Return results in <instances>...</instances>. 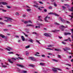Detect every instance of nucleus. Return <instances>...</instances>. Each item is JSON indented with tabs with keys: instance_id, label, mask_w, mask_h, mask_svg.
Returning <instances> with one entry per match:
<instances>
[{
	"instance_id": "obj_1",
	"label": "nucleus",
	"mask_w": 73,
	"mask_h": 73,
	"mask_svg": "<svg viewBox=\"0 0 73 73\" xmlns=\"http://www.w3.org/2000/svg\"><path fill=\"white\" fill-rule=\"evenodd\" d=\"M3 18L7 19V20H4V21H5L6 22H7V21H10V22H12V21L13 20V19L11 18H7V17H3Z\"/></svg>"
},
{
	"instance_id": "obj_2",
	"label": "nucleus",
	"mask_w": 73,
	"mask_h": 73,
	"mask_svg": "<svg viewBox=\"0 0 73 73\" xmlns=\"http://www.w3.org/2000/svg\"><path fill=\"white\" fill-rule=\"evenodd\" d=\"M50 19V17H48V16L44 18V21L46 22H48V20Z\"/></svg>"
},
{
	"instance_id": "obj_3",
	"label": "nucleus",
	"mask_w": 73,
	"mask_h": 73,
	"mask_svg": "<svg viewBox=\"0 0 73 73\" xmlns=\"http://www.w3.org/2000/svg\"><path fill=\"white\" fill-rule=\"evenodd\" d=\"M70 11H72V13L71 14L72 16L69 15L70 17H71L72 19L73 17V7H72L70 9Z\"/></svg>"
},
{
	"instance_id": "obj_4",
	"label": "nucleus",
	"mask_w": 73,
	"mask_h": 73,
	"mask_svg": "<svg viewBox=\"0 0 73 73\" xmlns=\"http://www.w3.org/2000/svg\"><path fill=\"white\" fill-rule=\"evenodd\" d=\"M0 4H3V5H7V4H8V3L5 2H0Z\"/></svg>"
},
{
	"instance_id": "obj_5",
	"label": "nucleus",
	"mask_w": 73,
	"mask_h": 73,
	"mask_svg": "<svg viewBox=\"0 0 73 73\" xmlns=\"http://www.w3.org/2000/svg\"><path fill=\"white\" fill-rule=\"evenodd\" d=\"M38 26H36L35 27V28H38L40 29V26H42V24H38Z\"/></svg>"
},
{
	"instance_id": "obj_6",
	"label": "nucleus",
	"mask_w": 73,
	"mask_h": 73,
	"mask_svg": "<svg viewBox=\"0 0 73 73\" xmlns=\"http://www.w3.org/2000/svg\"><path fill=\"white\" fill-rule=\"evenodd\" d=\"M54 69H52V70H53V71H54V72H57V70H56V69H57V70H60V69L59 68H54Z\"/></svg>"
},
{
	"instance_id": "obj_7",
	"label": "nucleus",
	"mask_w": 73,
	"mask_h": 73,
	"mask_svg": "<svg viewBox=\"0 0 73 73\" xmlns=\"http://www.w3.org/2000/svg\"><path fill=\"white\" fill-rule=\"evenodd\" d=\"M59 19L60 20H61V21H62V23H64V22H65V21L62 18H61V17H59Z\"/></svg>"
},
{
	"instance_id": "obj_8",
	"label": "nucleus",
	"mask_w": 73,
	"mask_h": 73,
	"mask_svg": "<svg viewBox=\"0 0 73 73\" xmlns=\"http://www.w3.org/2000/svg\"><path fill=\"white\" fill-rule=\"evenodd\" d=\"M11 59L13 60L14 61H16V60H19V58H11Z\"/></svg>"
},
{
	"instance_id": "obj_9",
	"label": "nucleus",
	"mask_w": 73,
	"mask_h": 73,
	"mask_svg": "<svg viewBox=\"0 0 73 73\" xmlns=\"http://www.w3.org/2000/svg\"><path fill=\"white\" fill-rule=\"evenodd\" d=\"M63 49L64 50V51H67V50H70V48L67 47L66 48V49L63 48Z\"/></svg>"
},
{
	"instance_id": "obj_10",
	"label": "nucleus",
	"mask_w": 73,
	"mask_h": 73,
	"mask_svg": "<svg viewBox=\"0 0 73 73\" xmlns=\"http://www.w3.org/2000/svg\"><path fill=\"white\" fill-rule=\"evenodd\" d=\"M44 36H46V37H48L49 36V34H47L46 33L44 34Z\"/></svg>"
},
{
	"instance_id": "obj_11",
	"label": "nucleus",
	"mask_w": 73,
	"mask_h": 73,
	"mask_svg": "<svg viewBox=\"0 0 73 73\" xmlns=\"http://www.w3.org/2000/svg\"><path fill=\"white\" fill-rule=\"evenodd\" d=\"M8 48H6V49L8 50V51H10L11 50H12V48L11 47H8Z\"/></svg>"
},
{
	"instance_id": "obj_12",
	"label": "nucleus",
	"mask_w": 73,
	"mask_h": 73,
	"mask_svg": "<svg viewBox=\"0 0 73 73\" xmlns=\"http://www.w3.org/2000/svg\"><path fill=\"white\" fill-rule=\"evenodd\" d=\"M17 66H19V67H21V68H23L24 66L23 65H20V64H17Z\"/></svg>"
},
{
	"instance_id": "obj_13",
	"label": "nucleus",
	"mask_w": 73,
	"mask_h": 73,
	"mask_svg": "<svg viewBox=\"0 0 73 73\" xmlns=\"http://www.w3.org/2000/svg\"><path fill=\"white\" fill-rule=\"evenodd\" d=\"M29 41H30L31 42H33V40L31 38H30L28 40Z\"/></svg>"
},
{
	"instance_id": "obj_14",
	"label": "nucleus",
	"mask_w": 73,
	"mask_h": 73,
	"mask_svg": "<svg viewBox=\"0 0 73 73\" xmlns=\"http://www.w3.org/2000/svg\"><path fill=\"white\" fill-rule=\"evenodd\" d=\"M52 49H54L55 50H56V51H60V50L58 49L54 48H53Z\"/></svg>"
},
{
	"instance_id": "obj_15",
	"label": "nucleus",
	"mask_w": 73,
	"mask_h": 73,
	"mask_svg": "<svg viewBox=\"0 0 73 73\" xmlns=\"http://www.w3.org/2000/svg\"><path fill=\"white\" fill-rule=\"evenodd\" d=\"M8 61L11 64H13V62L11 61V59H9Z\"/></svg>"
},
{
	"instance_id": "obj_16",
	"label": "nucleus",
	"mask_w": 73,
	"mask_h": 73,
	"mask_svg": "<svg viewBox=\"0 0 73 73\" xmlns=\"http://www.w3.org/2000/svg\"><path fill=\"white\" fill-rule=\"evenodd\" d=\"M30 59H31V60H33V61H35V58L33 57H30Z\"/></svg>"
},
{
	"instance_id": "obj_17",
	"label": "nucleus",
	"mask_w": 73,
	"mask_h": 73,
	"mask_svg": "<svg viewBox=\"0 0 73 73\" xmlns=\"http://www.w3.org/2000/svg\"><path fill=\"white\" fill-rule=\"evenodd\" d=\"M0 36L3 38H5V36L2 34H0Z\"/></svg>"
},
{
	"instance_id": "obj_18",
	"label": "nucleus",
	"mask_w": 73,
	"mask_h": 73,
	"mask_svg": "<svg viewBox=\"0 0 73 73\" xmlns=\"http://www.w3.org/2000/svg\"><path fill=\"white\" fill-rule=\"evenodd\" d=\"M21 38H22V41H25V38H24V36H22Z\"/></svg>"
},
{
	"instance_id": "obj_19",
	"label": "nucleus",
	"mask_w": 73,
	"mask_h": 73,
	"mask_svg": "<svg viewBox=\"0 0 73 73\" xmlns=\"http://www.w3.org/2000/svg\"><path fill=\"white\" fill-rule=\"evenodd\" d=\"M25 54H26L27 56H28L29 55V52L28 51H26L25 53Z\"/></svg>"
},
{
	"instance_id": "obj_20",
	"label": "nucleus",
	"mask_w": 73,
	"mask_h": 73,
	"mask_svg": "<svg viewBox=\"0 0 73 73\" xmlns=\"http://www.w3.org/2000/svg\"><path fill=\"white\" fill-rule=\"evenodd\" d=\"M40 54L39 53H38V52H36V54H35V56H39L40 55H37V54Z\"/></svg>"
},
{
	"instance_id": "obj_21",
	"label": "nucleus",
	"mask_w": 73,
	"mask_h": 73,
	"mask_svg": "<svg viewBox=\"0 0 73 73\" xmlns=\"http://www.w3.org/2000/svg\"><path fill=\"white\" fill-rule=\"evenodd\" d=\"M53 45H50L48 46V48H50L51 47H53Z\"/></svg>"
},
{
	"instance_id": "obj_22",
	"label": "nucleus",
	"mask_w": 73,
	"mask_h": 73,
	"mask_svg": "<svg viewBox=\"0 0 73 73\" xmlns=\"http://www.w3.org/2000/svg\"><path fill=\"white\" fill-rule=\"evenodd\" d=\"M33 25H27V26L28 27H33Z\"/></svg>"
},
{
	"instance_id": "obj_23",
	"label": "nucleus",
	"mask_w": 73,
	"mask_h": 73,
	"mask_svg": "<svg viewBox=\"0 0 73 73\" xmlns=\"http://www.w3.org/2000/svg\"><path fill=\"white\" fill-rule=\"evenodd\" d=\"M52 61H54L55 62H58V60H56L55 59H52Z\"/></svg>"
},
{
	"instance_id": "obj_24",
	"label": "nucleus",
	"mask_w": 73,
	"mask_h": 73,
	"mask_svg": "<svg viewBox=\"0 0 73 73\" xmlns=\"http://www.w3.org/2000/svg\"><path fill=\"white\" fill-rule=\"evenodd\" d=\"M64 34L65 35H71V33H65Z\"/></svg>"
},
{
	"instance_id": "obj_25",
	"label": "nucleus",
	"mask_w": 73,
	"mask_h": 73,
	"mask_svg": "<svg viewBox=\"0 0 73 73\" xmlns=\"http://www.w3.org/2000/svg\"><path fill=\"white\" fill-rule=\"evenodd\" d=\"M25 30H26V32H27V33H29V29H26Z\"/></svg>"
},
{
	"instance_id": "obj_26",
	"label": "nucleus",
	"mask_w": 73,
	"mask_h": 73,
	"mask_svg": "<svg viewBox=\"0 0 73 73\" xmlns=\"http://www.w3.org/2000/svg\"><path fill=\"white\" fill-rule=\"evenodd\" d=\"M48 15H54V13L53 12H50L48 13Z\"/></svg>"
},
{
	"instance_id": "obj_27",
	"label": "nucleus",
	"mask_w": 73,
	"mask_h": 73,
	"mask_svg": "<svg viewBox=\"0 0 73 73\" xmlns=\"http://www.w3.org/2000/svg\"><path fill=\"white\" fill-rule=\"evenodd\" d=\"M1 64L2 65V67H3V68H6V67H7V66L3 65V64L1 63Z\"/></svg>"
},
{
	"instance_id": "obj_28",
	"label": "nucleus",
	"mask_w": 73,
	"mask_h": 73,
	"mask_svg": "<svg viewBox=\"0 0 73 73\" xmlns=\"http://www.w3.org/2000/svg\"><path fill=\"white\" fill-rule=\"evenodd\" d=\"M22 73H27V71L23 70L22 71Z\"/></svg>"
},
{
	"instance_id": "obj_29",
	"label": "nucleus",
	"mask_w": 73,
	"mask_h": 73,
	"mask_svg": "<svg viewBox=\"0 0 73 73\" xmlns=\"http://www.w3.org/2000/svg\"><path fill=\"white\" fill-rule=\"evenodd\" d=\"M23 33L24 34L26 37H28V35H26V34L24 33L23 32Z\"/></svg>"
},
{
	"instance_id": "obj_30",
	"label": "nucleus",
	"mask_w": 73,
	"mask_h": 73,
	"mask_svg": "<svg viewBox=\"0 0 73 73\" xmlns=\"http://www.w3.org/2000/svg\"><path fill=\"white\" fill-rule=\"evenodd\" d=\"M33 7H36V8H38V6L36 5H33Z\"/></svg>"
},
{
	"instance_id": "obj_31",
	"label": "nucleus",
	"mask_w": 73,
	"mask_h": 73,
	"mask_svg": "<svg viewBox=\"0 0 73 73\" xmlns=\"http://www.w3.org/2000/svg\"><path fill=\"white\" fill-rule=\"evenodd\" d=\"M30 47V46H27L25 47V48L26 49H27V48H29Z\"/></svg>"
},
{
	"instance_id": "obj_32",
	"label": "nucleus",
	"mask_w": 73,
	"mask_h": 73,
	"mask_svg": "<svg viewBox=\"0 0 73 73\" xmlns=\"http://www.w3.org/2000/svg\"><path fill=\"white\" fill-rule=\"evenodd\" d=\"M40 65H42V66H43V65H45V64L41 63H40Z\"/></svg>"
},
{
	"instance_id": "obj_33",
	"label": "nucleus",
	"mask_w": 73,
	"mask_h": 73,
	"mask_svg": "<svg viewBox=\"0 0 73 73\" xmlns=\"http://www.w3.org/2000/svg\"><path fill=\"white\" fill-rule=\"evenodd\" d=\"M54 15H55V16H59V15H58V14H57L56 13H54Z\"/></svg>"
},
{
	"instance_id": "obj_34",
	"label": "nucleus",
	"mask_w": 73,
	"mask_h": 73,
	"mask_svg": "<svg viewBox=\"0 0 73 73\" xmlns=\"http://www.w3.org/2000/svg\"><path fill=\"white\" fill-rule=\"evenodd\" d=\"M41 17V16H39L38 17V19L40 20V21H42V20L40 19V17Z\"/></svg>"
},
{
	"instance_id": "obj_35",
	"label": "nucleus",
	"mask_w": 73,
	"mask_h": 73,
	"mask_svg": "<svg viewBox=\"0 0 73 73\" xmlns=\"http://www.w3.org/2000/svg\"><path fill=\"white\" fill-rule=\"evenodd\" d=\"M48 8L50 9H52V8H53L52 7V6H50L48 7Z\"/></svg>"
},
{
	"instance_id": "obj_36",
	"label": "nucleus",
	"mask_w": 73,
	"mask_h": 73,
	"mask_svg": "<svg viewBox=\"0 0 73 73\" xmlns=\"http://www.w3.org/2000/svg\"><path fill=\"white\" fill-rule=\"evenodd\" d=\"M34 3L35 4H36V5H38V3H37V2L36 1H35L34 2Z\"/></svg>"
},
{
	"instance_id": "obj_37",
	"label": "nucleus",
	"mask_w": 73,
	"mask_h": 73,
	"mask_svg": "<svg viewBox=\"0 0 73 73\" xmlns=\"http://www.w3.org/2000/svg\"><path fill=\"white\" fill-rule=\"evenodd\" d=\"M51 32H54V33L56 32H57V30H55L54 31H51Z\"/></svg>"
},
{
	"instance_id": "obj_38",
	"label": "nucleus",
	"mask_w": 73,
	"mask_h": 73,
	"mask_svg": "<svg viewBox=\"0 0 73 73\" xmlns=\"http://www.w3.org/2000/svg\"><path fill=\"white\" fill-rule=\"evenodd\" d=\"M27 11L28 12H29V11H31V9H27Z\"/></svg>"
},
{
	"instance_id": "obj_39",
	"label": "nucleus",
	"mask_w": 73,
	"mask_h": 73,
	"mask_svg": "<svg viewBox=\"0 0 73 73\" xmlns=\"http://www.w3.org/2000/svg\"><path fill=\"white\" fill-rule=\"evenodd\" d=\"M24 24H27V23H28V21H25L24 22Z\"/></svg>"
},
{
	"instance_id": "obj_40",
	"label": "nucleus",
	"mask_w": 73,
	"mask_h": 73,
	"mask_svg": "<svg viewBox=\"0 0 73 73\" xmlns=\"http://www.w3.org/2000/svg\"><path fill=\"white\" fill-rule=\"evenodd\" d=\"M54 5L55 7H56L57 6V4H56L55 3H54Z\"/></svg>"
},
{
	"instance_id": "obj_41",
	"label": "nucleus",
	"mask_w": 73,
	"mask_h": 73,
	"mask_svg": "<svg viewBox=\"0 0 73 73\" xmlns=\"http://www.w3.org/2000/svg\"><path fill=\"white\" fill-rule=\"evenodd\" d=\"M58 58H61V56L60 55H58Z\"/></svg>"
},
{
	"instance_id": "obj_42",
	"label": "nucleus",
	"mask_w": 73,
	"mask_h": 73,
	"mask_svg": "<svg viewBox=\"0 0 73 73\" xmlns=\"http://www.w3.org/2000/svg\"><path fill=\"white\" fill-rule=\"evenodd\" d=\"M41 7H39V8H38V9H39V10H42V9H41Z\"/></svg>"
},
{
	"instance_id": "obj_43",
	"label": "nucleus",
	"mask_w": 73,
	"mask_h": 73,
	"mask_svg": "<svg viewBox=\"0 0 73 73\" xmlns=\"http://www.w3.org/2000/svg\"><path fill=\"white\" fill-rule=\"evenodd\" d=\"M28 21V23H32V22L31 21Z\"/></svg>"
},
{
	"instance_id": "obj_44",
	"label": "nucleus",
	"mask_w": 73,
	"mask_h": 73,
	"mask_svg": "<svg viewBox=\"0 0 73 73\" xmlns=\"http://www.w3.org/2000/svg\"><path fill=\"white\" fill-rule=\"evenodd\" d=\"M62 8H63V9H66V7H65L64 6H63Z\"/></svg>"
},
{
	"instance_id": "obj_45",
	"label": "nucleus",
	"mask_w": 73,
	"mask_h": 73,
	"mask_svg": "<svg viewBox=\"0 0 73 73\" xmlns=\"http://www.w3.org/2000/svg\"><path fill=\"white\" fill-rule=\"evenodd\" d=\"M36 41L37 42H38V43L39 44H40V42H39V41L36 40Z\"/></svg>"
},
{
	"instance_id": "obj_46",
	"label": "nucleus",
	"mask_w": 73,
	"mask_h": 73,
	"mask_svg": "<svg viewBox=\"0 0 73 73\" xmlns=\"http://www.w3.org/2000/svg\"><path fill=\"white\" fill-rule=\"evenodd\" d=\"M2 11H3V12H7V11L3 9H2Z\"/></svg>"
},
{
	"instance_id": "obj_47",
	"label": "nucleus",
	"mask_w": 73,
	"mask_h": 73,
	"mask_svg": "<svg viewBox=\"0 0 73 73\" xmlns=\"http://www.w3.org/2000/svg\"><path fill=\"white\" fill-rule=\"evenodd\" d=\"M39 2L40 4H43V3L41 1H39Z\"/></svg>"
},
{
	"instance_id": "obj_48",
	"label": "nucleus",
	"mask_w": 73,
	"mask_h": 73,
	"mask_svg": "<svg viewBox=\"0 0 73 73\" xmlns=\"http://www.w3.org/2000/svg\"><path fill=\"white\" fill-rule=\"evenodd\" d=\"M61 27H62V28L63 27V28H67V26H66V27H64V26L62 25L61 26Z\"/></svg>"
},
{
	"instance_id": "obj_49",
	"label": "nucleus",
	"mask_w": 73,
	"mask_h": 73,
	"mask_svg": "<svg viewBox=\"0 0 73 73\" xmlns=\"http://www.w3.org/2000/svg\"><path fill=\"white\" fill-rule=\"evenodd\" d=\"M48 54L49 55H50V56H52V54L51 53H48Z\"/></svg>"
},
{
	"instance_id": "obj_50",
	"label": "nucleus",
	"mask_w": 73,
	"mask_h": 73,
	"mask_svg": "<svg viewBox=\"0 0 73 73\" xmlns=\"http://www.w3.org/2000/svg\"><path fill=\"white\" fill-rule=\"evenodd\" d=\"M54 24L55 25H59V24L57 23H54Z\"/></svg>"
},
{
	"instance_id": "obj_51",
	"label": "nucleus",
	"mask_w": 73,
	"mask_h": 73,
	"mask_svg": "<svg viewBox=\"0 0 73 73\" xmlns=\"http://www.w3.org/2000/svg\"><path fill=\"white\" fill-rule=\"evenodd\" d=\"M8 29H4L3 30L4 31H8Z\"/></svg>"
},
{
	"instance_id": "obj_52",
	"label": "nucleus",
	"mask_w": 73,
	"mask_h": 73,
	"mask_svg": "<svg viewBox=\"0 0 73 73\" xmlns=\"http://www.w3.org/2000/svg\"><path fill=\"white\" fill-rule=\"evenodd\" d=\"M44 11L45 12H47V10L46 9H45L44 10Z\"/></svg>"
},
{
	"instance_id": "obj_53",
	"label": "nucleus",
	"mask_w": 73,
	"mask_h": 73,
	"mask_svg": "<svg viewBox=\"0 0 73 73\" xmlns=\"http://www.w3.org/2000/svg\"><path fill=\"white\" fill-rule=\"evenodd\" d=\"M64 5H65V6H67V7H68V4H64Z\"/></svg>"
},
{
	"instance_id": "obj_54",
	"label": "nucleus",
	"mask_w": 73,
	"mask_h": 73,
	"mask_svg": "<svg viewBox=\"0 0 73 73\" xmlns=\"http://www.w3.org/2000/svg\"><path fill=\"white\" fill-rule=\"evenodd\" d=\"M16 14L17 15H19V14L18 13H16Z\"/></svg>"
},
{
	"instance_id": "obj_55",
	"label": "nucleus",
	"mask_w": 73,
	"mask_h": 73,
	"mask_svg": "<svg viewBox=\"0 0 73 73\" xmlns=\"http://www.w3.org/2000/svg\"><path fill=\"white\" fill-rule=\"evenodd\" d=\"M42 57H45V56L44 55H42Z\"/></svg>"
},
{
	"instance_id": "obj_56",
	"label": "nucleus",
	"mask_w": 73,
	"mask_h": 73,
	"mask_svg": "<svg viewBox=\"0 0 73 73\" xmlns=\"http://www.w3.org/2000/svg\"><path fill=\"white\" fill-rule=\"evenodd\" d=\"M18 58H19V59H21V60H23V59L22 58H21L20 57H19Z\"/></svg>"
},
{
	"instance_id": "obj_57",
	"label": "nucleus",
	"mask_w": 73,
	"mask_h": 73,
	"mask_svg": "<svg viewBox=\"0 0 73 73\" xmlns=\"http://www.w3.org/2000/svg\"><path fill=\"white\" fill-rule=\"evenodd\" d=\"M66 23H70V22H69V21H66Z\"/></svg>"
},
{
	"instance_id": "obj_58",
	"label": "nucleus",
	"mask_w": 73,
	"mask_h": 73,
	"mask_svg": "<svg viewBox=\"0 0 73 73\" xmlns=\"http://www.w3.org/2000/svg\"><path fill=\"white\" fill-rule=\"evenodd\" d=\"M26 17V15H23V17Z\"/></svg>"
},
{
	"instance_id": "obj_59",
	"label": "nucleus",
	"mask_w": 73,
	"mask_h": 73,
	"mask_svg": "<svg viewBox=\"0 0 73 73\" xmlns=\"http://www.w3.org/2000/svg\"><path fill=\"white\" fill-rule=\"evenodd\" d=\"M8 8H11V7L9 6H7Z\"/></svg>"
},
{
	"instance_id": "obj_60",
	"label": "nucleus",
	"mask_w": 73,
	"mask_h": 73,
	"mask_svg": "<svg viewBox=\"0 0 73 73\" xmlns=\"http://www.w3.org/2000/svg\"><path fill=\"white\" fill-rule=\"evenodd\" d=\"M59 38H62V37H60V36H59Z\"/></svg>"
},
{
	"instance_id": "obj_61",
	"label": "nucleus",
	"mask_w": 73,
	"mask_h": 73,
	"mask_svg": "<svg viewBox=\"0 0 73 73\" xmlns=\"http://www.w3.org/2000/svg\"><path fill=\"white\" fill-rule=\"evenodd\" d=\"M37 34V33H35V32L33 33V34Z\"/></svg>"
},
{
	"instance_id": "obj_62",
	"label": "nucleus",
	"mask_w": 73,
	"mask_h": 73,
	"mask_svg": "<svg viewBox=\"0 0 73 73\" xmlns=\"http://www.w3.org/2000/svg\"><path fill=\"white\" fill-rule=\"evenodd\" d=\"M62 44H66V43L64 42H62Z\"/></svg>"
},
{
	"instance_id": "obj_63",
	"label": "nucleus",
	"mask_w": 73,
	"mask_h": 73,
	"mask_svg": "<svg viewBox=\"0 0 73 73\" xmlns=\"http://www.w3.org/2000/svg\"><path fill=\"white\" fill-rule=\"evenodd\" d=\"M71 31H72V33H73V29H72L71 30Z\"/></svg>"
},
{
	"instance_id": "obj_64",
	"label": "nucleus",
	"mask_w": 73,
	"mask_h": 73,
	"mask_svg": "<svg viewBox=\"0 0 73 73\" xmlns=\"http://www.w3.org/2000/svg\"><path fill=\"white\" fill-rule=\"evenodd\" d=\"M3 23L2 22H0V24H3Z\"/></svg>"
}]
</instances>
